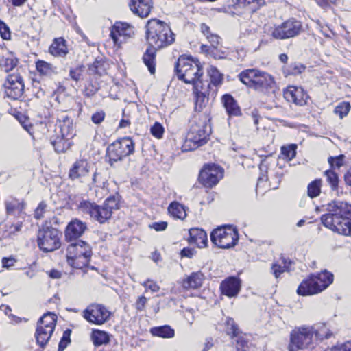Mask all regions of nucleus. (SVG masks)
Segmentation results:
<instances>
[{"label": "nucleus", "instance_id": "obj_1", "mask_svg": "<svg viewBox=\"0 0 351 351\" xmlns=\"http://www.w3.org/2000/svg\"><path fill=\"white\" fill-rule=\"evenodd\" d=\"M146 37L149 47L143 54V61L151 74L155 73L156 51L171 45L175 41V34L164 21L152 19L147 23Z\"/></svg>", "mask_w": 351, "mask_h": 351}, {"label": "nucleus", "instance_id": "obj_2", "mask_svg": "<svg viewBox=\"0 0 351 351\" xmlns=\"http://www.w3.org/2000/svg\"><path fill=\"white\" fill-rule=\"evenodd\" d=\"M326 214L321 217L322 224L331 231L343 236L351 235V204L334 200L326 205Z\"/></svg>", "mask_w": 351, "mask_h": 351}, {"label": "nucleus", "instance_id": "obj_3", "mask_svg": "<svg viewBox=\"0 0 351 351\" xmlns=\"http://www.w3.org/2000/svg\"><path fill=\"white\" fill-rule=\"evenodd\" d=\"M118 208V201L114 196L107 198L102 205H97L89 201L83 200L78 205L79 210L88 214L92 218L103 223L111 217L113 210Z\"/></svg>", "mask_w": 351, "mask_h": 351}, {"label": "nucleus", "instance_id": "obj_4", "mask_svg": "<svg viewBox=\"0 0 351 351\" xmlns=\"http://www.w3.org/2000/svg\"><path fill=\"white\" fill-rule=\"evenodd\" d=\"M177 76L186 84H192L195 86L197 82H204L202 66L199 60L191 57L180 56L176 66Z\"/></svg>", "mask_w": 351, "mask_h": 351}, {"label": "nucleus", "instance_id": "obj_5", "mask_svg": "<svg viewBox=\"0 0 351 351\" xmlns=\"http://www.w3.org/2000/svg\"><path fill=\"white\" fill-rule=\"evenodd\" d=\"M239 77L244 84L257 90L267 91L275 87L274 79L270 74L256 69L243 71Z\"/></svg>", "mask_w": 351, "mask_h": 351}, {"label": "nucleus", "instance_id": "obj_6", "mask_svg": "<svg viewBox=\"0 0 351 351\" xmlns=\"http://www.w3.org/2000/svg\"><path fill=\"white\" fill-rule=\"evenodd\" d=\"M66 256L69 265L82 269L89 263L92 250L88 243L80 240L68 245Z\"/></svg>", "mask_w": 351, "mask_h": 351}, {"label": "nucleus", "instance_id": "obj_7", "mask_svg": "<svg viewBox=\"0 0 351 351\" xmlns=\"http://www.w3.org/2000/svg\"><path fill=\"white\" fill-rule=\"evenodd\" d=\"M316 343L311 326L303 325L293 328L290 334L289 351L311 348Z\"/></svg>", "mask_w": 351, "mask_h": 351}, {"label": "nucleus", "instance_id": "obj_8", "mask_svg": "<svg viewBox=\"0 0 351 351\" xmlns=\"http://www.w3.org/2000/svg\"><path fill=\"white\" fill-rule=\"evenodd\" d=\"M206 128V125L201 120L195 118L191 121L190 129L183 145L184 150H194L206 143L208 134Z\"/></svg>", "mask_w": 351, "mask_h": 351}, {"label": "nucleus", "instance_id": "obj_9", "mask_svg": "<svg viewBox=\"0 0 351 351\" xmlns=\"http://www.w3.org/2000/svg\"><path fill=\"white\" fill-rule=\"evenodd\" d=\"M57 127L60 130L61 137H58L51 143L57 152H64L69 147V141L75 135V129L73 119L67 115L62 114L59 117Z\"/></svg>", "mask_w": 351, "mask_h": 351}, {"label": "nucleus", "instance_id": "obj_10", "mask_svg": "<svg viewBox=\"0 0 351 351\" xmlns=\"http://www.w3.org/2000/svg\"><path fill=\"white\" fill-rule=\"evenodd\" d=\"M56 325V316L51 313L44 314L38 321L35 332L36 343L41 347H44L55 329Z\"/></svg>", "mask_w": 351, "mask_h": 351}, {"label": "nucleus", "instance_id": "obj_11", "mask_svg": "<svg viewBox=\"0 0 351 351\" xmlns=\"http://www.w3.org/2000/svg\"><path fill=\"white\" fill-rule=\"evenodd\" d=\"M238 232L231 226L219 227L210 234L211 241L219 248H230L238 241Z\"/></svg>", "mask_w": 351, "mask_h": 351}, {"label": "nucleus", "instance_id": "obj_12", "mask_svg": "<svg viewBox=\"0 0 351 351\" xmlns=\"http://www.w3.org/2000/svg\"><path fill=\"white\" fill-rule=\"evenodd\" d=\"M61 234L52 227L40 229L38 232V245L44 252H53L60 247Z\"/></svg>", "mask_w": 351, "mask_h": 351}, {"label": "nucleus", "instance_id": "obj_13", "mask_svg": "<svg viewBox=\"0 0 351 351\" xmlns=\"http://www.w3.org/2000/svg\"><path fill=\"white\" fill-rule=\"evenodd\" d=\"M302 30V23L294 18H291L278 25H275L271 34L274 39L285 40L297 36Z\"/></svg>", "mask_w": 351, "mask_h": 351}, {"label": "nucleus", "instance_id": "obj_14", "mask_svg": "<svg viewBox=\"0 0 351 351\" xmlns=\"http://www.w3.org/2000/svg\"><path fill=\"white\" fill-rule=\"evenodd\" d=\"M134 152V143L129 138H123L110 144L107 149L110 162H117Z\"/></svg>", "mask_w": 351, "mask_h": 351}, {"label": "nucleus", "instance_id": "obj_15", "mask_svg": "<svg viewBox=\"0 0 351 351\" xmlns=\"http://www.w3.org/2000/svg\"><path fill=\"white\" fill-rule=\"evenodd\" d=\"M110 315V311L105 306L97 303L89 304L82 312L83 317L88 322L95 325L106 323L109 320Z\"/></svg>", "mask_w": 351, "mask_h": 351}, {"label": "nucleus", "instance_id": "obj_16", "mask_svg": "<svg viewBox=\"0 0 351 351\" xmlns=\"http://www.w3.org/2000/svg\"><path fill=\"white\" fill-rule=\"evenodd\" d=\"M193 92L195 95V109L196 111H202L206 107L210 95L214 96L217 90L213 88L208 81L197 82L193 86Z\"/></svg>", "mask_w": 351, "mask_h": 351}, {"label": "nucleus", "instance_id": "obj_17", "mask_svg": "<svg viewBox=\"0 0 351 351\" xmlns=\"http://www.w3.org/2000/svg\"><path fill=\"white\" fill-rule=\"evenodd\" d=\"M134 35V27L127 23L117 21L110 29V36L114 44L118 47H120Z\"/></svg>", "mask_w": 351, "mask_h": 351}, {"label": "nucleus", "instance_id": "obj_18", "mask_svg": "<svg viewBox=\"0 0 351 351\" xmlns=\"http://www.w3.org/2000/svg\"><path fill=\"white\" fill-rule=\"evenodd\" d=\"M223 170L215 164L205 165L199 175V182L206 187H213L223 178Z\"/></svg>", "mask_w": 351, "mask_h": 351}, {"label": "nucleus", "instance_id": "obj_19", "mask_svg": "<svg viewBox=\"0 0 351 351\" xmlns=\"http://www.w3.org/2000/svg\"><path fill=\"white\" fill-rule=\"evenodd\" d=\"M5 94L12 100L19 99L24 90L22 77L19 74L9 75L4 83Z\"/></svg>", "mask_w": 351, "mask_h": 351}, {"label": "nucleus", "instance_id": "obj_20", "mask_svg": "<svg viewBox=\"0 0 351 351\" xmlns=\"http://www.w3.org/2000/svg\"><path fill=\"white\" fill-rule=\"evenodd\" d=\"M285 99L288 102L293 103L298 106H304L308 99V94L302 87L289 86L283 91Z\"/></svg>", "mask_w": 351, "mask_h": 351}, {"label": "nucleus", "instance_id": "obj_21", "mask_svg": "<svg viewBox=\"0 0 351 351\" xmlns=\"http://www.w3.org/2000/svg\"><path fill=\"white\" fill-rule=\"evenodd\" d=\"M87 229L86 224L80 219H74L67 225L65 239L67 241H74L80 237Z\"/></svg>", "mask_w": 351, "mask_h": 351}, {"label": "nucleus", "instance_id": "obj_22", "mask_svg": "<svg viewBox=\"0 0 351 351\" xmlns=\"http://www.w3.org/2000/svg\"><path fill=\"white\" fill-rule=\"evenodd\" d=\"M90 165L86 160H77L70 169L69 176L71 180H80L82 182L88 177Z\"/></svg>", "mask_w": 351, "mask_h": 351}, {"label": "nucleus", "instance_id": "obj_23", "mask_svg": "<svg viewBox=\"0 0 351 351\" xmlns=\"http://www.w3.org/2000/svg\"><path fill=\"white\" fill-rule=\"evenodd\" d=\"M131 11L141 18H146L153 9L152 0H131L129 4Z\"/></svg>", "mask_w": 351, "mask_h": 351}, {"label": "nucleus", "instance_id": "obj_24", "mask_svg": "<svg viewBox=\"0 0 351 351\" xmlns=\"http://www.w3.org/2000/svg\"><path fill=\"white\" fill-rule=\"evenodd\" d=\"M241 280L237 277H229L222 281L220 285L221 293L229 297L232 298L237 295L241 289Z\"/></svg>", "mask_w": 351, "mask_h": 351}, {"label": "nucleus", "instance_id": "obj_25", "mask_svg": "<svg viewBox=\"0 0 351 351\" xmlns=\"http://www.w3.org/2000/svg\"><path fill=\"white\" fill-rule=\"evenodd\" d=\"M297 292L301 295H309L319 293L320 289H319L318 284L316 282L315 278L313 275H311L300 283Z\"/></svg>", "mask_w": 351, "mask_h": 351}, {"label": "nucleus", "instance_id": "obj_26", "mask_svg": "<svg viewBox=\"0 0 351 351\" xmlns=\"http://www.w3.org/2000/svg\"><path fill=\"white\" fill-rule=\"evenodd\" d=\"M189 242L196 245L198 247H205L208 243L206 232L199 228H191L189 230Z\"/></svg>", "mask_w": 351, "mask_h": 351}, {"label": "nucleus", "instance_id": "obj_27", "mask_svg": "<svg viewBox=\"0 0 351 351\" xmlns=\"http://www.w3.org/2000/svg\"><path fill=\"white\" fill-rule=\"evenodd\" d=\"M221 101L229 116H239L241 114V109L232 95H224Z\"/></svg>", "mask_w": 351, "mask_h": 351}, {"label": "nucleus", "instance_id": "obj_28", "mask_svg": "<svg viewBox=\"0 0 351 351\" xmlns=\"http://www.w3.org/2000/svg\"><path fill=\"white\" fill-rule=\"evenodd\" d=\"M6 212L9 215H20L25 208L23 202L12 197H8L5 201Z\"/></svg>", "mask_w": 351, "mask_h": 351}, {"label": "nucleus", "instance_id": "obj_29", "mask_svg": "<svg viewBox=\"0 0 351 351\" xmlns=\"http://www.w3.org/2000/svg\"><path fill=\"white\" fill-rule=\"evenodd\" d=\"M204 276L201 272H193L182 281V286L184 289H197L202 286Z\"/></svg>", "mask_w": 351, "mask_h": 351}, {"label": "nucleus", "instance_id": "obj_30", "mask_svg": "<svg viewBox=\"0 0 351 351\" xmlns=\"http://www.w3.org/2000/svg\"><path fill=\"white\" fill-rule=\"evenodd\" d=\"M318 284L320 292L326 289L333 282V274L326 270L317 274H312Z\"/></svg>", "mask_w": 351, "mask_h": 351}, {"label": "nucleus", "instance_id": "obj_31", "mask_svg": "<svg viewBox=\"0 0 351 351\" xmlns=\"http://www.w3.org/2000/svg\"><path fill=\"white\" fill-rule=\"evenodd\" d=\"M36 69L39 75L43 77H51L57 73L56 67L44 60H37Z\"/></svg>", "mask_w": 351, "mask_h": 351}, {"label": "nucleus", "instance_id": "obj_32", "mask_svg": "<svg viewBox=\"0 0 351 351\" xmlns=\"http://www.w3.org/2000/svg\"><path fill=\"white\" fill-rule=\"evenodd\" d=\"M49 52L53 56L63 57L68 53L65 40L62 38H56L49 49Z\"/></svg>", "mask_w": 351, "mask_h": 351}, {"label": "nucleus", "instance_id": "obj_33", "mask_svg": "<svg viewBox=\"0 0 351 351\" xmlns=\"http://www.w3.org/2000/svg\"><path fill=\"white\" fill-rule=\"evenodd\" d=\"M314 332L315 341L322 340L323 339L330 338L332 334L324 323H318L311 326Z\"/></svg>", "mask_w": 351, "mask_h": 351}, {"label": "nucleus", "instance_id": "obj_34", "mask_svg": "<svg viewBox=\"0 0 351 351\" xmlns=\"http://www.w3.org/2000/svg\"><path fill=\"white\" fill-rule=\"evenodd\" d=\"M207 75L210 77L211 87H217L221 85L223 82V74L214 66H209L207 68Z\"/></svg>", "mask_w": 351, "mask_h": 351}, {"label": "nucleus", "instance_id": "obj_35", "mask_svg": "<svg viewBox=\"0 0 351 351\" xmlns=\"http://www.w3.org/2000/svg\"><path fill=\"white\" fill-rule=\"evenodd\" d=\"M168 211L173 217L183 220L186 217L185 207L178 202H173L168 207Z\"/></svg>", "mask_w": 351, "mask_h": 351}, {"label": "nucleus", "instance_id": "obj_36", "mask_svg": "<svg viewBox=\"0 0 351 351\" xmlns=\"http://www.w3.org/2000/svg\"><path fill=\"white\" fill-rule=\"evenodd\" d=\"M150 332L152 335L162 338H171L175 335L174 330L167 325L154 327Z\"/></svg>", "mask_w": 351, "mask_h": 351}, {"label": "nucleus", "instance_id": "obj_37", "mask_svg": "<svg viewBox=\"0 0 351 351\" xmlns=\"http://www.w3.org/2000/svg\"><path fill=\"white\" fill-rule=\"evenodd\" d=\"M91 339L95 346H101L109 341L108 333L99 330H93Z\"/></svg>", "mask_w": 351, "mask_h": 351}, {"label": "nucleus", "instance_id": "obj_38", "mask_svg": "<svg viewBox=\"0 0 351 351\" xmlns=\"http://www.w3.org/2000/svg\"><path fill=\"white\" fill-rule=\"evenodd\" d=\"M324 176L326 181L330 184L332 191H336L339 186V177L337 173L333 169H328L324 171Z\"/></svg>", "mask_w": 351, "mask_h": 351}, {"label": "nucleus", "instance_id": "obj_39", "mask_svg": "<svg viewBox=\"0 0 351 351\" xmlns=\"http://www.w3.org/2000/svg\"><path fill=\"white\" fill-rule=\"evenodd\" d=\"M305 67L300 63H293L283 68L284 74L287 75H296L302 73Z\"/></svg>", "mask_w": 351, "mask_h": 351}, {"label": "nucleus", "instance_id": "obj_40", "mask_svg": "<svg viewBox=\"0 0 351 351\" xmlns=\"http://www.w3.org/2000/svg\"><path fill=\"white\" fill-rule=\"evenodd\" d=\"M227 334L231 336L232 339H234L241 334V331L232 318L228 317L226 321Z\"/></svg>", "mask_w": 351, "mask_h": 351}, {"label": "nucleus", "instance_id": "obj_41", "mask_svg": "<svg viewBox=\"0 0 351 351\" xmlns=\"http://www.w3.org/2000/svg\"><path fill=\"white\" fill-rule=\"evenodd\" d=\"M17 58L11 54L9 57L2 58L0 66L5 72H8L12 70L17 65Z\"/></svg>", "mask_w": 351, "mask_h": 351}, {"label": "nucleus", "instance_id": "obj_42", "mask_svg": "<svg viewBox=\"0 0 351 351\" xmlns=\"http://www.w3.org/2000/svg\"><path fill=\"white\" fill-rule=\"evenodd\" d=\"M263 4H265V0H237V5L239 7H249L252 10L257 9Z\"/></svg>", "mask_w": 351, "mask_h": 351}, {"label": "nucleus", "instance_id": "obj_43", "mask_svg": "<svg viewBox=\"0 0 351 351\" xmlns=\"http://www.w3.org/2000/svg\"><path fill=\"white\" fill-rule=\"evenodd\" d=\"M322 180H315L311 182L308 186V195L310 197H317L321 192Z\"/></svg>", "mask_w": 351, "mask_h": 351}, {"label": "nucleus", "instance_id": "obj_44", "mask_svg": "<svg viewBox=\"0 0 351 351\" xmlns=\"http://www.w3.org/2000/svg\"><path fill=\"white\" fill-rule=\"evenodd\" d=\"M296 149L297 145L295 144L282 146L281 147V154L285 160L290 161L295 158L296 155Z\"/></svg>", "mask_w": 351, "mask_h": 351}, {"label": "nucleus", "instance_id": "obj_45", "mask_svg": "<svg viewBox=\"0 0 351 351\" xmlns=\"http://www.w3.org/2000/svg\"><path fill=\"white\" fill-rule=\"evenodd\" d=\"M201 49L215 59H222L226 57V53L218 50L217 47H208L207 45H202Z\"/></svg>", "mask_w": 351, "mask_h": 351}, {"label": "nucleus", "instance_id": "obj_46", "mask_svg": "<svg viewBox=\"0 0 351 351\" xmlns=\"http://www.w3.org/2000/svg\"><path fill=\"white\" fill-rule=\"evenodd\" d=\"M350 108L351 106L350 103L343 101L340 103L335 107L334 112L337 115H338L341 119H343L348 114L350 110Z\"/></svg>", "mask_w": 351, "mask_h": 351}, {"label": "nucleus", "instance_id": "obj_47", "mask_svg": "<svg viewBox=\"0 0 351 351\" xmlns=\"http://www.w3.org/2000/svg\"><path fill=\"white\" fill-rule=\"evenodd\" d=\"M104 71L103 63L98 60H95L92 64L89 65L88 69L89 75H101Z\"/></svg>", "mask_w": 351, "mask_h": 351}, {"label": "nucleus", "instance_id": "obj_48", "mask_svg": "<svg viewBox=\"0 0 351 351\" xmlns=\"http://www.w3.org/2000/svg\"><path fill=\"white\" fill-rule=\"evenodd\" d=\"M344 155H339L338 156H330L328 162L330 165V169L335 171V169H340L343 165Z\"/></svg>", "mask_w": 351, "mask_h": 351}, {"label": "nucleus", "instance_id": "obj_49", "mask_svg": "<svg viewBox=\"0 0 351 351\" xmlns=\"http://www.w3.org/2000/svg\"><path fill=\"white\" fill-rule=\"evenodd\" d=\"M234 339L237 351H247L248 341L243 335L240 334Z\"/></svg>", "mask_w": 351, "mask_h": 351}, {"label": "nucleus", "instance_id": "obj_50", "mask_svg": "<svg viewBox=\"0 0 351 351\" xmlns=\"http://www.w3.org/2000/svg\"><path fill=\"white\" fill-rule=\"evenodd\" d=\"M151 134L156 138H161L163 136L165 129L164 127L158 122H155L150 128Z\"/></svg>", "mask_w": 351, "mask_h": 351}, {"label": "nucleus", "instance_id": "obj_51", "mask_svg": "<svg viewBox=\"0 0 351 351\" xmlns=\"http://www.w3.org/2000/svg\"><path fill=\"white\" fill-rule=\"evenodd\" d=\"M282 262L284 263L283 266L279 264H274L271 267L272 272L276 278L289 269V265L284 259H282Z\"/></svg>", "mask_w": 351, "mask_h": 351}, {"label": "nucleus", "instance_id": "obj_52", "mask_svg": "<svg viewBox=\"0 0 351 351\" xmlns=\"http://www.w3.org/2000/svg\"><path fill=\"white\" fill-rule=\"evenodd\" d=\"M70 335L71 330H66L64 332L63 335L61 338V340L58 345V351H64V350L67 347L69 343H70Z\"/></svg>", "mask_w": 351, "mask_h": 351}, {"label": "nucleus", "instance_id": "obj_53", "mask_svg": "<svg viewBox=\"0 0 351 351\" xmlns=\"http://www.w3.org/2000/svg\"><path fill=\"white\" fill-rule=\"evenodd\" d=\"M84 71V66H79L75 68L71 69L69 71V75L72 80L77 82L81 79Z\"/></svg>", "mask_w": 351, "mask_h": 351}, {"label": "nucleus", "instance_id": "obj_54", "mask_svg": "<svg viewBox=\"0 0 351 351\" xmlns=\"http://www.w3.org/2000/svg\"><path fill=\"white\" fill-rule=\"evenodd\" d=\"M141 285L145 288L146 291L147 290H150L152 293H155L160 290V287L157 285V283L150 279H147Z\"/></svg>", "mask_w": 351, "mask_h": 351}, {"label": "nucleus", "instance_id": "obj_55", "mask_svg": "<svg viewBox=\"0 0 351 351\" xmlns=\"http://www.w3.org/2000/svg\"><path fill=\"white\" fill-rule=\"evenodd\" d=\"M0 34L3 39L10 40L11 34L8 26L3 21H0Z\"/></svg>", "mask_w": 351, "mask_h": 351}, {"label": "nucleus", "instance_id": "obj_56", "mask_svg": "<svg viewBox=\"0 0 351 351\" xmlns=\"http://www.w3.org/2000/svg\"><path fill=\"white\" fill-rule=\"evenodd\" d=\"M47 204L41 202L34 211V217L36 219H40L44 217V213L46 211Z\"/></svg>", "mask_w": 351, "mask_h": 351}, {"label": "nucleus", "instance_id": "obj_57", "mask_svg": "<svg viewBox=\"0 0 351 351\" xmlns=\"http://www.w3.org/2000/svg\"><path fill=\"white\" fill-rule=\"evenodd\" d=\"M105 118V112L103 110H100L95 112L91 117L92 121L95 124L101 123Z\"/></svg>", "mask_w": 351, "mask_h": 351}, {"label": "nucleus", "instance_id": "obj_58", "mask_svg": "<svg viewBox=\"0 0 351 351\" xmlns=\"http://www.w3.org/2000/svg\"><path fill=\"white\" fill-rule=\"evenodd\" d=\"M99 89V87L97 84H90L86 86L84 93L86 96L90 97L95 94Z\"/></svg>", "mask_w": 351, "mask_h": 351}, {"label": "nucleus", "instance_id": "obj_59", "mask_svg": "<svg viewBox=\"0 0 351 351\" xmlns=\"http://www.w3.org/2000/svg\"><path fill=\"white\" fill-rule=\"evenodd\" d=\"M149 226L156 231H163L167 228V223L165 221L154 222Z\"/></svg>", "mask_w": 351, "mask_h": 351}, {"label": "nucleus", "instance_id": "obj_60", "mask_svg": "<svg viewBox=\"0 0 351 351\" xmlns=\"http://www.w3.org/2000/svg\"><path fill=\"white\" fill-rule=\"evenodd\" d=\"M147 302V300L145 296L139 297L135 304L136 308L139 311H143L145 308Z\"/></svg>", "mask_w": 351, "mask_h": 351}, {"label": "nucleus", "instance_id": "obj_61", "mask_svg": "<svg viewBox=\"0 0 351 351\" xmlns=\"http://www.w3.org/2000/svg\"><path fill=\"white\" fill-rule=\"evenodd\" d=\"M207 39L211 44V45L208 46V47H217L219 43V37L216 34H210V35H207Z\"/></svg>", "mask_w": 351, "mask_h": 351}, {"label": "nucleus", "instance_id": "obj_62", "mask_svg": "<svg viewBox=\"0 0 351 351\" xmlns=\"http://www.w3.org/2000/svg\"><path fill=\"white\" fill-rule=\"evenodd\" d=\"M195 253V251L189 247H184L182 250L180 255L182 257L192 258Z\"/></svg>", "mask_w": 351, "mask_h": 351}, {"label": "nucleus", "instance_id": "obj_63", "mask_svg": "<svg viewBox=\"0 0 351 351\" xmlns=\"http://www.w3.org/2000/svg\"><path fill=\"white\" fill-rule=\"evenodd\" d=\"M16 263V260L14 258L10 257V258H3L2 259V265L3 267L9 269L12 266L14 265Z\"/></svg>", "mask_w": 351, "mask_h": 351}, {"label": "nucleus", "instance_id": "obj_64", "mask_svg": "<svg viewBox=\"0 0 351 351\" xmlns=\"http://www.w3.org/2000/svg\"><path fill=\"white\" fill-rule=\"evenodd\" d=\"M330 351H351V341L346 342L340 347H334Z\"/></svg>", "mask_w": 351, "mask_h": 351}]
</instances>
